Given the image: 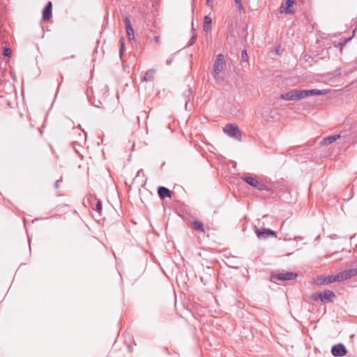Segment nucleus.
<instances>
[{"instance_id":"10","label":"nucleus","mask_w":357,"mask_h":357,"mask_svg":"<svg viewBox=\"0 0 357 357\" xmlns=\"http://www.w3.org/2000/svg\"><path fill=\"white\" fill-rule=\"evenodd\" d=\"M357 275V268L347 269L339 273L340 281H344L351 278Z\"/></svg>"},{"instance_id":"26","label":"nucleus","mask_w":357,"mask_h":357,"mask_svg":"<svg viewBox=\"0 0 357 357\" xmlns=\"http://www.w3.org/2000/svg\"><path fill=\"white\" fill-rule=\"evenodd\" d=\"M235 3L236 4L238 8L241 10L243 8L242 3L241 2V0H234Z\"/></svg>"},{"instance_id":"21","label":"nucleus","mask_w":357,"mask_h":357,"mask_svg":"<svg viewBox=\"0 0 357 357\" xmlns=\"http://www.w3.org/2000/svg\"><path fill=\"white\" fill-rule=\"evenodd\" d=\"M192 225L195 230L204 231V225L201 222L195 220L193 221Z\"/></svg>"},{"instance_id":"18","label":"nucleus","mask_w":357,"mask_h":357,"mask_svg":"<svg viewBox=\"0 0 357 357\" xmlns=\"http://www.w3.org/2000/svg\"><path fill=\"white\" fill-rule=\"evenodd\" d=\"M155 73V70L153 69L149 70L144 75L143 77V80L145 82H152L154 79V75Z\"/></svg>"},{"instance_id":"15","label":"nucleus","mask_w":357,"mask_h":357,"mask_svg":"<svg viewBox=\"0 0 357 357\" xmlns=\"http://www.w3.org/2000/svg\"><path fill=\"white\" fill-rule=\"evenodd\" d=\"M340 137L341 136L340 134L326 137L321 140V144L324 146H328L333 143L337 139L340 138Z\"/></svg>"},{"instance_id":"2","label":"nucleus","mask_w":357,"mask_h":357,"mask_svg":"<svg viewBox=\"0 0 357 357\" xmlns=\"http://www.w3.org/2000/svg\"><path fill=\"white\" fill-rule=\"evenodd\" d=\"M335 297V294L331 290H325L319 293L313 294L311 298L314 301H321L323 303L331 302Z\"/></svg>"},{"instance_id":"13","label":"nucleus","mask_w":357,"mask_h":357,"mask_svg":"<svg viewBox=\"0 0 357 357\" xmlns=\"http://www.w3.org/2000/svg\"><path fill=\"white\" fill-rule=\"evenodd\" d=\"M158 194L161 199H164L165 197H171L172 192L164 186H160L158 188Z\"/></svg>"},{"instance_id":"11","label":"nucleus","mask_w":357,"mask_h":357,"mask_svg":"<svg viewBox=\"0 0 357 357\" xmlns=\"http://www.w3.org/2000/svg\"><path fill=\"white\" fill-rule=\"evenodd\" d=\"M326 91L324 90H319L317 89H310V90H301V98L302 99L310 96H319L326 94Z\"/></svg>"},{"instance_id":"19","label":"nucleus","mask_w":357,"mask_h":357,"mask_svg":"<svg viewBox=\"0 0 357 357\" xmlns=\"http://www.w3.org/2000/svg\"><path fill=\"white\" fill-rule=\"evenodd\" d=\"M192 35L188 42V46L192 45L196 42V40H197V33H195V30L194 29L193 20L192 21Z\"/></svg>"},{"instance_id":"23","label":"nucleus","mask_w":357,"mask_h":357,"mask_svg":"<svg viewBox=\"0 0 357 357\" xmlns=\"http://www.w3.org/2000/svg\"><path fill=\"white\" fill-rule=\"evenodd\" d=\"M96 211L98 213H100L102 211V204L100 200H98V202L96 203Z\"/></svg>"},{"instance_id":"24","label":"nucleus","mask_w":357,"mask_h":357,"mask_svg":"<svg viewBox=\"0 0 357 357\" xmlns=\"http://www.w3.org/2000/svg\"><path fill=\"white\" fill-rule=\"evenodd\" d=\"M241 58H242V60H243V61H246L247 60L248 54H247V52H246L245 50H243L241 52Z\"/></svg>"},{"instance_id":"5","label":"nucleus","mask_w":357,"mask_h":357,"mask_svg":"<svg viewBox=\"0 0 357 357\" xmlns=\"http://www.w3.org/2000/svg\"><path fill=\"white\" fill-rule=\"evenodd\" d=\"M243 179L248 184H249L250 185L254 187L255 188H256L258 190H260V191H262V190L268 191L269 190V189L268 188V187L265 184L259 182L255 178H253V177H251V176H247V177H244Z\"/></svg>"},{"instance_id":"27","label":"nucleus","mask_w":357,"mask_h":357,"mask_svg":"<svg viewBox=\"0 0 357 357\" xmlns=\"http://www.w3.org/2000/svg\"><path fill=\"white\" fill-rule=\"evenodd\" d=\"M153 39L157 44L159 45L160 43V39L158 36H155Z\"/></svg>"},{"instance_id":"7","label":"nucleus","mask_w":357,"mask_h":357,"mask_svg":"<svg viewBox=\"0 0 357 357\" xmlns=\"http://www.w3.org/2000/svg\"><path fill=\"white\" fill-rule=\"evenodd\" d=\"M331 354L335 357H342L346 355L347 349L343 344L339 343L333 346Z\"/></svg>"},{"instance_id":"14","label":"nucleus","mask_w":357,"mask_h":357,"mask_svg":"<svg viewBox=\"0 0 357 357\" xmlns=\"http://www.w3.org/2000/svg\"><path fill=\"white\" fill-rule=\"evenodd\" d=\"M324 284H331L335 282H340L339 273L337 275H331L321 278Z\"/></svg>"},{"instance_id":"9","label":"nucleus","mask_w":357,"mask_h":357,"mask_svg":"<svg viewBox=\"0 0 357 357\" xmlns=\"http://www.w3.org/2000/svg\"><path fill=\"white\" fill-rule=\"evenodd\" d=\"M255 233L257 237L260 239H265L268 236H276L275 232L270 229H264L261 230L255 227Z\"/></svg>"},{"instance_id":"12","label":"nucleus","mask_w":357,"mask_h":357,"mask_svg":"<svg viewBox=\"0 0 357 357\" xmlns=\"http://www.w3.org/2000/svg\"><path fill=\"white\" fill-rule=\"evenodd\" d=\"M52 3L51 1L47 2L43 10V20L48 21L52 17Z\"/></svg>"},{"instance_id":"16","label":"nucleus","mask_w":357,"mask_h":357,"mask_svg":"<svg viewBox=\"0 0 357 357\" xmlns=\"http://www.w3.org/2000/svg\"><path fill=\"white\" fill-rule=\"evenodd\" d=\"M192 95V92L190 88L186 89L183 93L182 96L185 102V108L186 110L188 109V103L190 101Z\"/></svg>"},{"instance_id":"30","label":"nucleus","mask_w":357,"mask_h":357,"mask_svg":"<svg viewBox=\"0 0 357 357\" xmlns=\"http://www.w3.org/2000/svg\"><path fill=\"white\" fill-rule=\"evenodd\" d=\"M59 180H57V181L55 182V183H54V187H55V188H58L59 187Z\"/></svg>"},{"instance_id":"1","label":"nucleus","mask_w":357,"mask_h":357,"mask_svg":"<svg viewBox=\"0 0 357 357\" xmlns=\"http://www.w3.org/2000/svg\"><path fill=\"white\" fill-rule=\"evenodd\" d=\"M226 68V62L222 54H219L216 56V59L214 63V69L212 72L213 77L216 78L217 76L224 71Z\"/></svg>"},{"instance_id":"29","label":"nucleus","mask_w":357,"mask_h":357,"mask_svg":"<svg viewBox=\"0 0 357 357\" xmlns=\"http://www.w3.org/2000/svg\"><path fill=\"white\" fill-rule=\"evenodd\" d=\"M141 174H142V175L144 174V171H143V169H139V170H138V172H137V176H140Z\"/></svg>"},{"instance_id":"6","label":"nucleus","mask_w":357,"mask_h":357,"mask_svg":"<svg viewBox=\"0 0 357 357\" xmlns=\"http://www.w3.org/2000/svg\"><path fill=\"white\" fill-rule=\"evenodd\" d=\"M297 277V274L293 272H286L284 273H273L271 275V279H275L282 281H287L295 279Z\"/></svg>"},{"instance_id":"32","label":"nucleus","mask_w":357,"mask_h":357,"mask_svg":"<svg viewBox=\"0 0 357 357\" xmlns=\"http://www.w3.org/2000/svg\"><path fill=\"white\" fill-rule=\"evenodd\" d=\"M348 40H351V38H348V39H347V40H346V39H344V43H346V42H347Z\"/></svg>"},{"instance_id":"25","label":"nucleus","mask_w":357,"mask_h":357,"mask_svg":"<svg viewBox=\"0 0 357 357\" xmlns=\"http://www.w3.org/2000/svg\"><path fill=\"white\" fill-rule=\"evenodd\" d=\"M123 50H124V45H123V39H121V48H120V50H119L120 56H123Z\"/></svg>"},{"instance_id":"33","label":"nucleus","mask_w":357,"mask_h":357,"mask_svg":"<svg viewBox=\"0 0 357 357\" xmlns=\"http://www.w3.org/2000/svg\"><path fill=\"white\" fill-rule=\"evenodd\" d=\"M339 44H340V45L341 46V47H342L343 46V45H344V43H340Z\"/></svg>"},{"instance_id":"28","label":"nucleus","mask_w":357,"mask_h":357,"mask_svg":"<svg viewBox=\"0 0 357 357\" xmlns=\"http://www.w3.org/2000/svg\"><path fill=\"white\" fill-rule=\"evenodd\" d=\"M206 3L209 6H213V0H206Z\"/></svg>"},{"instance_id":"17","label":"nucleus","mask_w":357,"mask_h":357,"mask_svg":"<svg viewBox=\"0 0 357 357\" xmlns=\"http://www.w3.org/2000/svg\"><path fill=\"white\" fill-rule=\"evenodd\" d=\"M212 20L208 15H206L204 18L203 30L205 32H208L211 29Z\"/></svg>"},{"instance_id":"3","label":"nucleus","mask_w":357,"mask_h":357,"mask_svg":"<svg viewBox=\"0 0 357 357\" xmlns=\"http://www.w3.org/2000/svg\"><path fill=\"white\" fill-rule=\"evenodd\" d=\"M224 132L229 137L234 139H241V131L237 126L228 123L223 128Z\"/></svg>"},{"instance_id":"4","label":"nucleus","mask_w":357,"mask_h":357,"mask_svg":"<svg viewBox=\"0 0 357 357\" xmlns=\"http://www.w3.org/2000/svg\"><path fill=\"white\" fill-rule=\"evenodd\" d=\"M280 98L285 100H301V90L292 89L280 96Z\"/></svg>"},{"instance_id":"31","label":"nucleus","mask_w":357,"mask_h":357,"mask_svg":"<svg viewBox=\"0 0 357 357\" xmlns=\"http://www.w3.org/2000/svg\"><path fill=\"white\" fill-rule=\"evenodd\" d=\"M172 59H167L166 61V64L169 66L172 63Z\"/></svg>"},{"instance_id":"22","label":"nucleus","mask_w":357,"mask_h":357,"mask_svg":"<svg viewBox=\"0 0 357 357\" xmlns=\"http://www.w3.org/2000/svg\"><path fill=\"white\" fill-rule=\"evenodd\" d=\"M11 54H12L11 49L9 47H4L3 52V55L4 56L10 57L11 56Z\"/></svg>"},{"instance_id":"20","label":"nucleus","mask_w":357,"mask_h":357,"mask_svg":"<svg viewBox=\"0 0 357 357\" xmlns=\"http://www.w3.org/2000/svg\"><path fill=\"white\" fill-rule=\"evenodd\" d=\"M294 3V0H287L286 1V8L284 13L286 14H291L294 13L293 10L291 9V7Z\"/></svg>"},{"instance_id":"8","label":"nucleus","mask_w":357,"mask_h":357,"mask_svg":"<svg viewBox=\"0 0 357 357\" xmlns=\"http://www.w3.org/2000/svg\"><path fill=\"white\" fill-rule=\"evenodd\" d=\"M123 22L125 23L126 33L128 40L130 42H131L132 40H135V32L131 25L130 18L128 17H126L123 20Z\"/></svg>"}]
</instances>
